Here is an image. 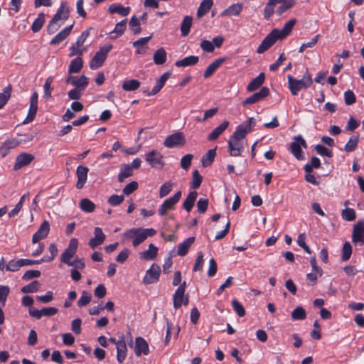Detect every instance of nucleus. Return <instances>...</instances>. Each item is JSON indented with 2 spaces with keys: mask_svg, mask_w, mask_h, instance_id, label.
I'll return each mask as SVG.
<instances>
[{
  "mask_svg": "<svg viewBox=\"0 0 364 364\" xmlns=\"http://www.w3.org/2000/svg\"><path fill=\"white\" fill-rule=\"evenodd\" d=\"M11 87L9 85L4 89L3 92L0 93V109H1L8 102L11 97Z\"/></svg>",
  "mask_w": 364,
  "mask_h": 364,
  "instance_id": "56",
  "label": "nucleus"
},
{
  "mask_svg": "<svg viewBox=\"0 0 364 364\" xmlns=\"http://www.w3.org/2000/svg\"><path fill=\"white\" fill-rule=\"evenodd\" d=\"M53 81V77L52 76H50L46 80L45 84L43 85L44 97L46 99H49L52 97L51 92L53 90V87L51 86V84Z\"/></svg>",
  "mask_w": 364,
  "mask_h": 364,
  "instance_id": "59",
  "label": "nucleus"
},
{
  "mask_svg": "<svg viewBox=\"0 0 364 364\" xmlns=\"http://www.w3.org/2000/svg\"><path fill=\"white\" fill-rule=\"evenodd\" d=\"M226 60V58L223 57L215 60L205 69L203 73L205 78H208L216 71V70Z\"/></svg>",
  "mask_w": 364,
  "mask_h": 364,
  "instance_id": "26",
  "label": "nucleus"
},
{
  "mask_svg": "<svg viewBox=\"0 0 364 364\" xmlns=\"http://www.w3.org/2000/svg\"><path fill=\"white\" fill-rule=\"evenodd\" d=\"M158 253V247H156L154 244L151 243L149 245V249L146 251H143L139 253L140 258L144 260H152L156 256Z\"/></svg>",
  "mask_w": 364,
  "mask_h": 364,
  "instance_id": "31",
  "label": "nucleus"
},
{
  "mask_svg": "<svg viewBox=\"0 0 364 364\" xmlns=\"http://www.w3.org/2000/svg\"><path fill=\"white\" fill-rule=\"evenodd\" d=\"M252 130V128L246 122H244L243 124L239 125L236 130L234 132V133L237 134L238 136H240V137H242L243 139L245 137V136L250 133Z\"/></svg>",
  "mask_w": 364,
  "mask_h": 364,
  "instance_id": "51",
  "label": "nucleus"
},
{
  "mask_svg": "<svg viewBox=\"0 0 364 364\" xmlns=\"http://www.w3.org/2000/svg\"><path fill=\"white\" fill-rule=\"evenodd\" d=\"M296 21V19H291L284 24L281 30H279L280 40L285 38L291 32Z\"/></svg>",
  "mask_w": 364,
  "mask_h": 364,
  "instance_id": "43",
  "label": "nucleus"
},
{
  "mask_svg": "<svg viewBox=\"0 0 364 364\" xmlns=\"http://www.w3.org/2000/svg\"><path fill=\"white\" fill-rule=\"evenodd\" d=\"M213 4V0H203L198 10H197V17L198 18H201L204 15H205L211 9L212 6Z\"/></svg>",
  "mask_w": 364,
  "mask_h": 364,
  "instance_id": "38",
  "label": "nucleus"
},
{
  "mask_svg": "<svg viewBox=\"0 0 364 364\" xmlns=\"http://www.w3.org/2000/svg\"><path fill=\"white\" fill-rule=\"evenodd\" d=\"M341 216L346 221H353L356 218V214L354 209L346 208L342 210Z\"/></svg>",
  "mask_w": 364,
  "mask_h": 364,
  "instance_id": "60",
  "label": "nucleus"
},
{
  "mask_svg": "<svg viewBox=\"0 0 364 364\" xmlns=\"http://www.w3.org/2000/svg\"><path fill=\"white\" fill-rule=\"evenodd\" d=\"M173 186V183L171 181L164 183L159 190V197L161 198H164L171 191Z\"/></svg>",
  "mask_w": 364,
  "mask_h": 364,
  "instance_id": "61",
  "label": "nucleus"
},
{
  "mask_svg": "<svg viewBox=\"0 0 364 364\" xmlns=\"http://www.w3.org/2000/svg\"><path fill=\"white\" fill-rule=\"evenodd\" d=\"M129 26L134 34H139L141 31L140 27V19L135 16L131 18L129 23Z\"/></svg>",
  "mask_w": 364,
  "mask_h": 364,
  "instance_id": "57",
  "label": "nucleus"
},
{
  "mask_svg": "<svg viewBox=\"0 0 364 364\" xmlns=\"http://www.w3.org/2000/svg\"><path fill=\"white\" fill-rule=\"evenodd\" d=\"M146 161L151 168L161 169L164 165L163 155L156 150H151L145 155Z\"/></svg>",
  "mask_w": 364,
  "mask_h": 364,
  "instance_id": "9",
  "label": "nucleus"
},
{
  "mask_svg": "<svg viewBox=\"0 0 364 364\" xmlns=\"http://www.w3.org/2000/svg\"><path fill=\"white\" fill-rule=\"evenodd\" d=\"M66 84H70L75 86V88H80L85 90L88 85L89 79L85 75H81L77 77L70 75L65 80Z\"/></svg>",
  "mask_w": 364,
  "mask_h": 364,
  "instance_id": "16",
  "label": "nucleus"
},
{
  "mask_svg": "<svg viewBox=\"0 0 364 364\" xmlns=\"http://www.w3.org/2000/svg\"><path fill=\"white\" fill-rule=\"evenodd\" d=\"M269 95V89L267 87H262L258 92L254 93L250 97H247L242 102L243 106L256 103Z\"/></svg>",
  "mask_w": 364,
  "mask_h": 364,
  "instance_id": "15",
  "label": "nucleus"
},
{
  "mask_svg": "<svg viewBox=\"0 0 364 364\" xmlns=\"http://www.w3.org/2000/svg\"><path fill=\"white\" fill-rule=\"evenodd\" d=\"M265 80V75L264 73H260L257 77L252 79L247 87L248 92H253L260 87L264 83Z\"/></svg>",
  "mask_w": 364,
  "mask_h": 364,
  "instance_id": "30",
  "label": "nucleus"
},
{
  "mask_svg": "<svg viewBox=\"0 0 364 364\" xmlns=\"http://www.w3.org/2000/svg\"><path fill=\"white\" fill-rule=\"evenodd\" d=\"M40 286L41 284L39 282L35 280L31 282L30 284L23 287L21 288V291L23 293H34L38 291Z\"/></svg>",
  "mask_w": 364,
  "mask_h": 364,
  "instance_id": "55",
  "label": "nucleus"
},
{
  "mask_svg": "<svg viewBox=\"0 0 364 364\" xmlns=\"http://www.w3.org/2000/svg\"><path fill=\"white\" fill-rule=\"evenodd\" d=\"M291 316L293 320H304L306 317V313L302 306H297L291 311Z\"/></svg>",
  "mask_w": 364,
  "mask_h": 364,
  "instance_id": "50",
  "label": "nucleus"
},
{
  "mask_svg": "<svg viewBox=\"0 0 364 364\" xmlns=\"http://www.w3.org/2000/svg\"><path fill=\"white\" fill-rule=\"evenodd\" d=\"M171 75L170 72H166L164 73L160 78L156 81V85L154 87V88L151 90V92H147L148 96H151L157 94L161 88L164 87L165 82L166 80L169 78Z\"/></svg>",
  "mask_w": 364,
  "mask_h": 364,
  "instance_id": "28",
  "label": "nucleus"
},
{
  "mask_svg": "<svg viewBox=\"0 0 364 364\" xmlns=\"http://www.w3.org/2000/svg\"><path fill=\"white\" fill-rule=\"evenodd\" d=\"M83 65V61L81 57L77 56L75 59L72 60L69 65V73H79Z\"/></svg>",
  "mask_w": 364,
  "mask_h": 364,
  "instance_id": "41",
  "label": "nucleus"
},
{
  "mask_svg": "<svg viewBox=\"0 0 364 364\" xmlns=\"http://www.w3.org/2000/svg\"><path fill=\"white\" fill-rule=\"evenodd\" d=\"M156 234L154 228H133L123 233L126 240H132V245L136 247L146 240Z\"/></svg>",
  "mask_w": 364,
  "mask_h": 364,
  "instance_id": "2",
  "label": "nucleus"
},
{
  "mask_svg": "<svg viewBox=\"0 0 364 364\" xmlns=\"http://www.w3.org/2000/svg\"><path fill=\"white\" fill-rule=\"evenodd\" d=\"M281 4L277 9V13L278 15H282L286 11L291 8L295 4L294 0H282L280 2Z\"/></svg>",
  "mask_w": 364,
  "mask_h": 364,
  "instance_id": "52",
  "label": "nucleus"
},
{
  "mask_svg": "<svg viewBox=\"0 0 364 364\" xmlns=\"http://www.w3.org/2000/svg\"><path fill=\"white\" fill-rule=\"evenodd\" d=\"M315 150L321 156H324L327 157H332L333 156V152L329 149L326 148L323 145L321 144H317L315 146Z\"/></svg>",
  "mask_w": 364,
  "mask_h": 364,
  "instance_id": "64",
  "label": "nucleus"
},
{
  "mask_svg": "<svg viewBox=\"0 0 364 364\" xmlns=\"http://www.w3.org/2000/svg\"><path fill=\"white\" fill-rule=\"evenodd\" d=\"M89 169L87 167L84 166H78L76 169V175L77 177V181L75 185L77 189H81L84 187L87 178V173Z\"/></svg>",
  "mask_w": 364,
  "mask_h": 364,
  "instance_id": "23",
  "label": "nucleus"
},
{
  "mask_svg": "<svg viewBox=\"0 0 364 364\" xmlns=\"http://www.w3.org/2000/svg\"><path fill=\"white\" fill-rule=\"evenodd\" d=\"M202 181V176L199 173V171L198 170H195L193 172L191 188L193 189L198 188L201 185Z\"/></svg>",
  "mask_w": 364,
  "mask_h": 364,
  "instance_id": "58",
  "label": "nucleus"
},
{
  "mask_svg": "<svg viewBox=\"0 0 364 364\" xmlns=\"http://www.w3.org/2000/svg\"><path fill=\"white\" fill-rule=\"evenodd\" d=\"M289 89L292 95H297L298 92L302 90L310 87L312 84V78L308 71L305 73L302 78L298 80L291 75L287 76Z\"/></svg>",
  "mask_w": 364,
  "mask_h": 364,
  "instance_id": "3",
  "label": "nucleus"
},
{
  "mask_svg": "<svg viewBox=\"0 0 364 364\" xmlns=\"http://www.w3.org/2000/svg\"><path fill=\"white\" fill-rule=\"evenodd\" d=\"M278 39H280L279 30L274 28L264 38L261 44L258 46L257 52L259 54L264 53L273 46Z\"/></svg>",
  "mask_w": 364,
  "mask_h": 364,
  "instance_id": "8",
  "label": "nucleus"
},
{
  "mask_svg": "<svg viewBox=\"0 0 364 364\" xmlns=\"http://www.w3.org/2000/svg\"><path fill=\"white\" fill-rule=\"evenodd\" d=\"M181 198V192L178 191L172 197L165 200L158 210L159 215L161 216L164 215L167 210H173Z\"/></svg>",
  "mask_w": 364,
  "mask_h": 364,
  "instance_id": "11",
  "label": "nucleus"
},
{
  "mask_svg": "<svg viewBox=\"0 0 364 364\" xmlns=\"http://www.w3.org/2000/svg\"><path fill=\"white\" fill-rule=\"evenodd\" d=\"M242 10V6L240 3L234 4L228 6L222 13V16H239Z\"/></svg>",
  "mask_w": 364,
  "mask_h": 364,
  "instance_id": "33",
  "label": "nucleus"
},
{
  "mask_svg": "<svg viewBox=\"0 0 364 364\" xmlns=\"http://www.w3.org/2000/svg\"><path fill=\"white\" fill-rule=\"evenodd\" d=\"M130 11L129 7H124L120 4H113L109 7V12L110 14H118L122 16H126Z\"/></svg>",
  "mask_w": 364,
  "mask_h": 364,
  "instance_id": "39",
  "label": "nucleus"
},
{
  "mask_svg": "<svg viewBox=\"0 0 364 364\" xmlns=\"http://www.w3.org/2000/svg\"><path fill=\"white\" fill-rule=\"evenodd\" d=\"M112 48V45L111 44L101 47L100 50L96 52L90 63V69L95 70L100 68L105 61L107 54Z\"/></svg>",
  "mask_w": 364,
  "mask_h": 364,
  "instance_id": "4",
  "label": "nucleus"
},
{
  "mask_svg": "<svg viewBox=\"0 0 364 364\" xmlns=\"http://www.w3.org/2000/svg\"><path fill=\"white\" fill-rule=\"evenodd\" d=\"M358 141H359V136L358 135L352 136L349 139L348 141L346 144V145L344 146V150L346 152L353 151L356 149Z\"/></svg>",
  "mask_w": 364,
  "mask_h": 364,
  "instance_id": "49",
  "label": "nucleus"
},
{
  "mask_svg": "<svg viewBox=\"0 0 364 364\" xmlns=\"http://www.w3.org/2000/svg\"><path fill=\"white\" fill-rule=\"evenodd\" d=\"M199 58L196 55H189L181 60H177L175 62V65L176 67H187V66H193L196 65L198 63Z\"/></svg>",
  "mask_w": 364,
  "mask_h": 364,
  "instance_id": "34",
  "label": "nucleus"
},
{
  "mask_svg": "<svg viewBox=\"0 0 364 364\" xmlns=\"http://www.w3.org/2000/svg\"><path fill=\"white\" fill-rule=\"evenodd\" d=\"M117 348V360L119 363H122L127 357V348L123 334L119 336V342Z\"/></svg>",
  "mask_w": 364,
  "mask_h": 364,
  "instance_id": "22",
  "label": "nucleus"
},
{
  "mask_svg": "<svg viewBox=\"0 0 364 364\" xmlns=\"http://www.w3.org/2000/svg\"><path fill=\"white\" fill-rule=\"evenodd\" d=\"M229 122L224 121L219 126L215 127L208 135V141H215L216 140L220 134H222L225 130L228 127Z\"/></svg>",
  "mask_w": 364,
  "mask_h": 364,
  "instance_id": "27",
  "label": "nucleus"
},
{
  "mask_svg": "<svg viewBox=\"0 0 364 364\" xmlns=\"http://www.w3.org/2000/svg\"><path fill=\"white\" fill-rule=\"evenodd\" d=\"M161 272V267L157 264H152L151 267L146 272L143 278V282L145 284H151L159 281Z\"/></svg>",
  "mask_w": 364,
  "mask_h": 364,
  "instance_id": "12",
  "label": "nucleus"
},
{
  "mask_svg": "<svg viewBox=\"0 0 364 364\" xmlns=\"http://www.w3.org/2000/svg\"><path fill=\"white\" fill-rule=\"evenodd\" d=\"M22 259H11L6 265V270L9 272H17L23 266V263L21 262Z\"/></svg>",
  "mask_w": 364,
  "mask_h": 364,
  "instance_id": "53",
  "label": "nucleus"
},
{
  "mask_svg": "<svg viewBox=\"0 0 364 364\" xmlns=\"http://www.w3.org/2000/svg\"><path fill=\"white\" fill-rule=\"evenodd\" d=\"M167 54L164 48H160L154 54L153 60L156 65H162L166 61Z\"/></svg>",
  "mask_w": 364,
  "mask_h": 364,
  "instance_id": "40",
  "label": "nucleus"
},
{
  "mask_svg": "<svg viewBox=\"0 0 364 364\" xmlns=\"http://www.w3.org/2000/svg\"><path fill=\"white\" fill-rule=\"evenodd\" d=\"M352 254V246L349 242H346L342 247L341 260L343 262L348 261Z\"/></svg>",
  "mask_w": 364,
  "mask_h": 364,
  "instance_id": "54",
  "label": "nucleus"
},
{
  "mask_svg": "<svg viewBox=\"0 0 364 364\" xmlns=\"http://www.w3.org/2000/svg\"><path fill=\"white\" fill-rule=\"evenodd\" d=\"M195 237H190L186 239L183 242L178 244L177 254L179 256L183 257L187 253L190 247L194 243Z\"/></svg>",
  "mask_w": 364,
  "mask_h": 364,
  "instance_id": "29",
  "label": "nucleus"
},
{
  "mask_svg": "<svg viewBox=\"0 0 364 364\" xmlns=\"http://www.w3.org/2000/svg\"><path fill=\"white\" fill-rule=\"evenodd\" d=\"M21 144H22V140H18V137L8 139L0 147V154L2 157H5L10 149L16 148Z\"/></svg>",
  "mask_w": 364,
  "mask_h": 364,
  "instance_id": "20",
  "label": "nucleus"
},
{
  "mask_svg": "<svg viewBox=\"0 0 364 364\" xmlns=\"http://www.w3.org/2000/svg\"><path fill=\"white\" fill-rule=\"evenodd\" d=\"M242 137L233 133L228 140V151L232 156H239L243 151Z\"/></svg>",
  "mask_w": 364,
  "mask_h": 364,
  "instance_id": "6",
  "label": "nucleus"
},
{
  "mask_svg": "<svg viewBox=\"0 0 364 364\" xmlns=\"http://www.w3.org/2000/svg\"><path fill=\"white\" fill-rule=\"evenodd\" d=\"M132 174L133 170L132 169V166L129 164H122L119 169L118 181L122 183L127 178L132 176Z\"/></svg>",
  "mask_w": 364,
  "mask_h": 364,
  "instance_id": "37",
  "label": "nucleus"
},
{
  "mask_svg": "<svg viewBox=\"0 0 364 364\" xmlns=\"http://www.w3.org/2000/svg\"><path fill=\"white\" fill-rule=\"evenodd\" d=\"M140 82L135 79L124 81L122 87L125 91H134L140 87Z\"/></svg>",
  "mask_w": 364,
  "mask_h": 364,
  "instance_id": "45",
  "label": "nucleus"
},
{
  "mask_svg": "<svg viewBox=\"0 0 364 364\" xmlns=\"http://www.w3.org/2000/svg\"><path fill=\"white\" fill-rule=\"evenodd\" d=\"M198 197V193L196 191H191L188 193L186 198L183 201V208L189 213L193 208L195 201Z\"/></svg>",
  "mask_w": 364,
  "mask_h": 364,
  "instance_id": "35",
  "label": "nucleus"
},
{
  "mask_svg": "<svg viewBox=\"0 0 364 364\" xmlns=\"http://www.w3.org/2000/svg\"><path fill=\"white\" fill-rule=\"evenodd\" d=\"M70 8L65 1H63L56 14L47 26L46 30L49 35L54 34L69 18Z\"/></svg>",
  "mask_w": 364,
  "mask_h": 364,
  "instance_id": "1",
  "label": "nucleus"
},
{
  "mask_svg": "<svg viewBox=\"0 0 364 364\" xmlns=\"http://www.w3.org/2000/svg\"><path fill=\"white\" fill-rule=\"evenodd\" d=\"M216 148L208 150L202 156L201 164L203 167H208L212 164L216 156Z\"/></svg>",
  "mask_w": 364,
  "mask_h": 364,
  "instance_id": "36",
  "label": "nucleus"
},
{
  "mask_svg": "<svg viewBox=\"0 0 364 364\" xmlns=\"http://www.w3.org/2000/svg\"><path fill=\"white\" fill-rule=\"evenodd\" d=\"M282 0H269L264 9V16L266 20H269L274 11V6Z\"/></svg>",
  "mask_w": 364,
  "mask_h": 364,
  "instance_id": "42",
  "label": "nucleus"
},
{
  "mask_svg": "<svg viewBox=\"0 0 364 364\" xmlns=\"http://www.w3.org/2000/svg\"><path fill=\"white\" fill-rule=\"evenodd\" d=\"M134 353L137 357L141 354L148 355L149 353V345L142 337H136L135 339Z\"/></svg>",
  "mask_w": 364,
  "mask_h": 364,
  "instance_id": "18",
  "label": "nucleus"
},
{
  "mask_svg": "<svg viewBox=\"0 0 364 364\" xmlns=\"http://www.w3.org/2000/svg\"><path fill=\"white\" fill-rule=\"evenodd\" d=\"M301 147L305 149L307 147L306 141L301 135L294 136L293 138V141L290 144L289 150L293 156L299 161L304 159V155L301 150Z\"/></svg>",
  "mask_w": 364,
  "mask_h": 364,
  "instance_id": "5",
  "label": "nucleus"
},
{
  "mask_svg": "<svg viewBox=\"0 0 364 364\" xmlns=\"http://www.w3.org/2000/svg\"><path fill=\"white\" fill-rule=\"evenodd\" d=\"M95 237L89 240L88 245L92 249L102 244L106 238L105 235L100 227H96L94 230Z\"/></svg>",
  "mask_w": 364,
  "mask_h": 364,
  "instance_id": "21",
  "label": "nucleus"
},
{
  "mask_svg": "<svg viewBox=\"0 0 364 364\" xmlns=\"http://www.w3.org/2000/svg\"><path fill=\"white\" fill-rule=\"evenodd\" d=\"M127 19H124L115 25V27L112 31L109 33L111 39H116L121 36L127 28Z\"/></svg>",
  "mask_w": 364,
  "mask_h": 364,
  "instance_id": "32",
  "label": "nucleus"
},
{
  "mask_svg": "<svg viewBox=\"0 0 364 364\" xmlns=\"http://www.w3.org/2000/svg\"><path fill=\"white\" fill-rule=\"evenodd\" d=\"M73 24L64 28L58 34H56L50 42V45L55 46L63 42L70 34Z\"/></svg>",
  "mask_w": 364,
  "mask_h": 364,
  "instance_id": "24",
  "label": "nucleus"
},
{
  "mask_svg": "<svg viewBox=\"0 0 364 364\" xmlns=\"http://www.w3.org/2000/svg\"><path fill=\"white\" fill-rule=\"evenodd\" d=\"M50 231V223L47 220H44L40 227L38 228L36 232L33 235L32 242L37 243L40 240L46 238Z\"/></svg>",
  "mask_w": 364,
  "mask_h": 364,
  "instance_id": "17",
  "label": "nucleus"
},
{
  "mask_svg": "<svg viewBox=\"0 0 364 364\" xmlns=\"http://www.w3.org/2000/svg\"><path fill=\"white\" fill-rule=\"evenodd\" d=\"M124 200V195H112L107 200V203L112 206H117L123 203Z\"/></svg>",
  "mask_w": 364,
  "mask_h": 364,
  "instance_id": "63",
  "label": "nucleus"
},
{
  "mask_svg": "<svg viewBox=\"0 0 364 364\" xmlns=\"http://www.w3.org/2000/svg\"><path fill=\"white\" fill-rule=\"evenodd\" d=\"M44 23L45 14L43 13H40L31 26V30L33 31V32H38L42 28Z\"/></svg>",
  "mask_w": 364,
  "mask_h": 364,
  "instance_id": "46",
  "label": "nucleus"
},
{
  "mask_svg": "<svg viewBox=\"0 0 364 364\" xmlns=\"http://www.w3.org/2000/svg\"><path fill=\"white\" fill-rule=\"evenodd\" d=\"M186 141L182 132H178L168 136L164 141V146L167 148L182 146Z\"/></svg>",
  "mask_w": 364,
  "mask_h": 364,
  "instance_id": "10",
  "label": "nucleus"
},
{
  "mask_svg": "<svg viewBox=\"0 0 364 364\" xmlns=\"http://www.w3.org/2000/svg\"><path fill=\"white\" fill-rule=\"evenodd\" d=\"M34 160V156L28 153H21L16 159L14 168L18 170L25 166L28 165Z\"/></svg>",
  "mask_w": 364,
  "mask_h": 364,
  "instance_id": "19",
  "label": "nucleus"
},
{
  "mask_svg": "<svg viewBox=\"0 0 364 364\" xmlns=\"http://www.w3.org/2000/svg\"><path fill=\"white\" fill-rule=\"evenodd\" d=\"M192 17L186 16L181 25V36L186 37L188 35L192 25Z\"/></svg>",
  "mask_w": 364,
  "mask_h": 364,
  "instance_id": "44",
  "label": "nucleus"
},
{
  "mask_svg": "<svg viewBox=\"0 0 364 364\" xmlns=\"http://www.w3.org/2000/svg\"><path fill=\"white\" fill-rule=\"evenodd\" d=\"M78 247V240L76 238H72L68 244V246L65 248L60 256V262L62 263L72 264V259L75 255Z\"/></svg>",
  "mask_w": 364,
  "mask_h": 364,
  "instance_id": "7",
  "label": "nucleus"
},
{
  "mask_svg": "<svg viewBox=\"0 0 364 364\" xmlns=\"http://www.w3.org/2000/svg\"><path fill=\"white\" fill-rule=\"evenodd\" d=\"M80 207L84 212L92 213L95 210V205L90 200L83 198L80 202Z\"/></svg>",
  "mask_w": 364,
  "mask_h": 364,
  "instance_id": "47",
  "label": "nucleus"
},
{
  "mask_svg": "<svg viewBox=\"0 0 364 364\" xmlns=\"http://www.w3.org/2000/svg\"><path fill=\"white\" fill-rule=\"evenodd\" d=\"M321 166V161L320 159L316 156H313L311 159L310 163L306 164L304 167V170L306 173H311L313 171V168H318Z\"/></svg>",
  "mask_w": 364,
  "mask_h": 364,
  "instance_id": "48",
  "label": "nucleus"
},
{
  "mask_svg": "<svg viewBox=\"0 0 364 364\" xmlns=\"http://www.w3.org/2000/svg\"><path fill=\"white\" fill-rule=\"evenodd\" d=\"M138 183L136 181H132L127 184L122 189L123 195L129 196L138 188Z\"/></svg>",
  "mask_w": 364,
  "mask_h": 364,
  "instance_id": "62",
  "label": "nucleus"
},
{
  "mask_svg": "<svg viewBox=\"0 0 364 364\" xmlns=\"http://www.w3.org/2000/svg\"><path fill=\"white\" fill-rule=\"evenodd\" d=\"M186 290V282H183L176 289L173 294V307L176 309H179L183 303L184 292Z\"/></svg>",
  "mask_w": 364,
  "mask_h": 364,
  "instance_id": "25",
  "label": "nucleus"
},
{
  "mask_svg": "<svg viewBox=\"0 0 364 364\" xmlns=\"http://www.w3.org/2000/svg\"><path fill=\"white\" fill-rule=\"evenodd\" d=\"M352 241L355 244L364 245V221L360 220L353 225Z\"/></svg>",
  "mask_w": 364,
  "mask_h": 364,
  "instance_id": "13",
  "label": "nucleus"
},
{
  "mask_svg": "<svg viewBox=\"0 0 364 364\" xmlns=\"http://www.w3.org/2000/svg\"><path fill=\"white\" fill-rule=\"evenodd\" d=\"M38 95L37 92H35L32 94L30 100V107L28 112L26 119L23 122V124L29 123L34 119L38 110Z\"/></svg>",
  "mask_w": 364,
  "mask_h": 364,
  "instance_id": "14",
  "label": "nucleus"
}]
</instances>
